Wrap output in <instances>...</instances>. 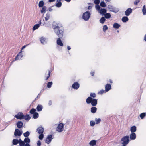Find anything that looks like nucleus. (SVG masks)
Here are the masks:
<instances>
[{
    "instance_id": "20",
    "label": "nucleus",
    "mask_w": 146,
    "mask_h": 146,
    "mask_svg": "<svg viewBox=\"0 0 146 146\" xmlns=\"http://www.w3.org/2000/svg\"><path fill=\"white\" fill-rule=\"evenodd\" d=\"M130 131L133 133L136 132V127L135 126H132L130 128Z\"/></svg>"
},
{
    "instance_id": "36",
    "label": "nucleus",
    "mask_w": 146,
    "mask_h": 146,
    "mask_svg": "<svg viewBox=\"0 0 146 146\" xmlns=\"http://www.w3.org/2000/svg\"><path fill=\"white\" fill-rule=\"evenodd\" d=\"M100 5L103 7H105L106 6L105 3L104 1H102L100 3Z\"/></svg>"
},
{
    "instance_id": "1",
    "label": "nucleus",
    "mask_w": 146,
    "mask_h": 146,
    "mask_svg": "<svg viewBox=\"0 0 146 146\" xmlns=\"http://www.w3.org/2000/svg\"><path fill=\"white\" fill-rule=\"evenodd\" d=\"M54 30L58 37H62L63 35V27L61 25H57L54 26Z\"/></svg>"
},
{
    "instance_id": "15",
    "label": "nucleus",
    "mask_w": 146,
    "mask_h": 146,
    "mask_svg": "<svg viewBox=\"0 0 146 146\" xmlns=\"http://www.w3.org/2000/svg\"><path fill=\"white\" fill-rule=\"evenodd\" d=\"M130 138L131 140L135 139L136 138V134L134 133H131L130 136Z\"/></svg>"
},
{
    "instance_id": "2",
    "label": "nucleus",
    "mask_w": 146,
    "mask_h": 146,
    "mask_svg": "<svg viewBox=\"0 0 146 146\" xmlns=\"http://www.w3.org/2000/svg\"><path fill=\"white\" fill-rule=\"evenodd\" d=\"M86 101L87 103H91V104L92 106H95L97 104V100L93 99L90 97H88L86 99Z\"/></svg>"
},
{
    "instance_id": "29",
    "label": "nucleus",
    "mask_w": 146,
    "mask_h": 146,
    "mask_svg": "<svg viewBox=\"0 0 146 146\" xmlns=\"http://www.w3.org/2000/svg\"><path fill=\"white\" fill-rule=\"evenodd\" d=\"M44 4V2L43 1H40L38 4V6L39 7H42Z\"/></svg>"
},
{
    "instance_id": "49",
    "label": "nucleus",
    "mask_w": 146,
    "mask_h": 146,
    "mask_svg": "<svg viewBox=\"0 0 146 146\" xmlns=\"http://www.w3.org/2000/svg\"><path fill=\"white\" fill-rule=\"evenodd\" d=\"M104 90H102L99 91L98 92V94H102L104 93Z\"/></svg>"
},
{
    "instance_id": "11",
    "label": "nucleus",
    "mask_w": 146,
    "mask_h": 146,
    "mask_svg": "<svg viewBox=\"0 0 146 146\" xmlns=\"http://www.w3.org/2000/svg\"><path fill=\"white\" fill-rule=\"evenodd\" d=\"M56 42L58 45L61 46H63V44L62 43L60 38H59L57 39Z\"/></svg>"
},
{
    "instance_id": "52",
    "label": "nucleus",
    "mask_w": 146,
    "mask_h": 146,
    "mask_svg": "<svg viewBox=\"0 0 146 146\" xmlns=\"http://www.w3.org/2000/svg\"><path fill=\"white\" fill-rule=\"evenodd\" d=\"M90 95L93 97H95L96 96V94L94 93H91Z\"/></svg>"
},
{
    "instance_id": "21",
    "label": "nucleus",
    "mask_w": 146,
    "mask_h": 146,
    "mask_svg": "<svg viewBox=\"0 0 146 146\" xmlns=\"http://www.w3.org/2000/svg\"><path fill=\"white\" fill-rule=\"evenodd\" d=\"M42 108L43 107L42 106L40 105H38L37 107V110L39 111H41Z\"/></svg>"
},
{
    "instance_id": "26",
    "label": "nucleus",
    "mask_w": 146,
    "mask_h": 146,
    "mask_svg": "<svg viewBox=\"0 0 146 146\" xmlns=\"http://www.w3.org/2000/svg\"><path fill=\"white\" fill-rule=\"evenodd\" d=\"M47 8L46 6H44L42 8V10H41V13H44L46 12Z\"/></svg>"
},
{
    "instance_id": "19",
    "label": "nucleus",
    "mask_w": 146,
    "mask_h": 146,
    "mask_svg": "<svg viewBox=\"0 0 146 146\" xmlns=\"http://www.w3.org/2000/svg\"><path fill=\"white\" fill-rule=\"evenodd\" d=\"M111 89V86L110 84H107L105 86V89L106 92L109 91Z\"/></svg>"
},
{
    "instance_id": "61",
    "label": "nucleus",
    "mask_w": 146,
    "mask_h": 146,
    "mask_svg": "<svg viewBox=\"0 0 146 146\" xmlns=\"http://www.w3.org/2000/svg\"><path fill=\"white\" fill-rule=\"evenodd\" d=\"M55 0H49V1L50 2H52L55 1Z\"/></svg>"
},
{
    "instance_id": "24",
    "label": "nucleus",
    "mask_w": 146,
    "mask_h": 146,
    "mask_svg": "<svg viewBox=\"0 0 146 146\" xmlns=\"http://www.w3.org/2000/svg\"><path fill=\"white\" fill-rule=\"evenodd\" d=\"M43 25L46 27H49L50 25V22L49 21L44 22Z\"/></svg>"
},
{
    "instance_id": "4",
    "label": "nucleus",
    "mask_w": 146,
    "mask_h": 146,
    "mask_svg": "<svg viewBox=\"0 0 146 146\" xmlns=\"http://www.w3.org/2000/svg\"><path fill=\"white\" fill-rule=\"evenodd\" d=\"M90 15L91 14L89 12L87 11L83 13L82 18L85 21H88L90 16Z\"/></svg>"
},
{
    "instance_id": "17",
    "label": "nucleus",
    "mask_w": 146,
    "mask_h": 146,
    "mask_svg": "<svg viewBox=\"0 0 146 146\" xmlns=\"http://www.w3.org/2000/svg\"><path fill=\"white\" fill-rule=\"evenodd\" d=\"M23 57L22 54V51H21L17 55V57L15 58V60L19 59H21Z\"/></svg>"
},
{
    "instance_id": "23",
    "label": "nucleus",
    "mask_w": 146,
    "mask_h": 146,
    "mask_svg": "<svg viewBox=\"0 0 146 146\" xmlns=\"http://www.w3.org/2000/svg\"><path fill=\"white\" fill-rule=\"evenodd\" d=\"M50 15L49 13H47L45 15V20L47 21L49 20L50 18Z\"/></svg>"
},
{
    "instance_id": "7",
    "label": "nucleus",
    "mask_w": 146,
    "mask_h": 146,
    "mask_svg": "<svg viewBox=\"0 0 146 146\" xmlns=\"http://www.w3.org/2000/svg\"><path fill=\"white\" fill-rule=\"evenodd\" d=\"M121 140L123 141V144H127L128 143L129 137L128 136H126L123 138Z\"/></svg>"
},
{
    "instance_id": "55",
    "label": "nucleus",
    "mask_w": 146,
    "mask_h": 146,
    "mask_svg": "<svg viewBox=\"0 0 146 146\" xmlns=\"http://www.w3.org/2000/svg\"><path fill=\"white\" fill-rule=\"evenodd\" d=\"M27 46V45H24V46L22 47V48L21 49V50H23V49H24V48H25Z\"/></svg>"
},
{
    "instance_id": "22",
    "label": "nucleus",
    "mask_w": 146,
    "mask_h": 146,
    "mask_svg": "<svg viewBox=\"0 0 146 146\" xmlns=\"http://www.w3.org/2000/svg\"><path fill=\"white\" fill-rule=\"evenodd\" d=\"M40 27V25L36 24L33 27L32 29L33 31H35L37 29H38Z\"/></svg>"
},
{
    "instance_id": "58",
    "label": "nucleus",
    "mask_w": 146,
    "mask_h": 146,
    "mask_svg": "<svg viewBox=\"0 0 146 146\" xmlns=\"http://www.w3.org/2000/svg\"><path fill=\"white\" fill-rule=\"evenodd\" d=\"M24 146H30L29 144L27 143Z\"/></svg>"
},
{
    "instance_id": "38",
    "label": "nucleus",
    "mask_w": 146,
    "mask_h": 146,
    "mask_svg": "<svg viewBox=\"0 0 146 146\" xmlns=\"http://www.w3.org/2000/svg\"><path fill=\"white\" fill-rule=\"evenodd\" d=\"M96 124H98L101 121V119L100 118L96 119H95Z\"/></svg>"
},
{
    "instance_id": "43",
    "label": "nucleus",
    "mask_w": 146,
    "mask_h": 146,
    "mask_svg": "<svg viewBox=\"0 0 146 146\" xmlns=\"http://www.w3.org/2000/svg\"><path fill=\"white\" fill-rule=\"evenodd\" d=\"M108 27L106 25H104L103 26V30L104 32H105L108 29Z\"/></svg>"
},
{
    "instance_id": "25",
    "label": "nucleus",
    "mask_w": 146,
    "mask_h": 146,
    "mask_svg": "<svg viewBox=\"0 0 146 146\" xmlns=\"http://www.w3.org/2000/svg\"><path fill=\"white\" fill-rule=\"evenodd\" d=\"M17 127L19 128H20L22 127L23 125V123L22 122H19L17 123Z\"/></svg>"
},
{
    "instance_id": "57",
    "label": "nucleus",
    "mask_w": 146,
    "mask_h": 146,
    "mask_svg": "<svg viewBox=\"0 0 146 146\" xmlns=\"http://www.w3.org/2000/svg\"><path fill=\"white\" fill-rule=\"evenodd\" d=\"M42 23L41 22V20H40L39 22V24H39L40 26L41 25Z\"/></svg>"
},
{
    "instance_id": "41",
    "label": "nucleus",
    "mask_w": 146,
    "mask_h": 146,
    "mask_svg": "<svg viewBox=\"0 0 146 146\" xmlns=\"http://www.w3.org/2000/svg\"><path fill=\"white\" fill-rule=\"evenodd\" d=\"M24 142L26 143H29L30 142V140L28 137L24 139Z\"/></svg>"
},
{
    "instance_id": "16",
    "label": "nucleus",
    "mask_w": 146,
    "mask_h": 146,
    "mask_svg": "<svg viewBox=\"0 0 146 146\" xmlns=\"http://www.w3.org/2000/svg\"><path fill=\"white\" fill-rule=\"evenodd\" d=\"M61 0H57V3L56 6L58 7H60L62 5V3L61 2Z\"/></svg>"
},
{
    "instance_id": "62",
    "label": "nucleus",
    "mask_w": 146,
    "mask_h": 146,
    "mask_svg": "<svg viewBox=\"0 0 146 146\" xmlns=\"http://www.w3.org/2000/svg\"><path fill=\"white\" fill-rule=\"evenodd\" d=\"M67 48L68 50H70L71 49L70 46H67Z\"/></svg>"
},
{
    "instance_id": "34",
    "label": "nucleus",
    "mask_w": 146,
    "mask_h": 146,
    "mask_svg": "<svg viewBox=\"0 0 146 146\" xmlns=\"http://www.w3.org/2000/svg\"><path fill=\"white\" fill-rule=\"evenodd\" d=\"M38 117V113L35 112L33 114V118L35 119L37 118Z\"/></svg>"
},
{
    "instance_id": "59",
    "label": "nucleus",
    "mask_w": 146,
    "mask_h": 146,
    "mask_svg": "<svg viewBox=\"0 0 146 146\" xmlns=\"http://www.w3.org/2000/svg\"><path fill=\"white\" fill-rule=\"evenodd\" d=\"M144 40L146 41V34L144 36Z\"/></svg>"
},
{
    "instance_id": "44",
    "label": "nucleus",
    "mask_w": 146,
    "mask_h": 146,
    "mask_svg": "<svg viewBox=\"0 0 146 146\" xmlns=\"http://www.w3.org/2000/svg\"><path fill=\"white\" fill-rule=\"evenodd\" d=\"M39 138L40 139L42 140L44 137V135L43 133H41L39 136Z\"/></svg>"
},
{
    "instance_id": "35",
    "label": "nucleus",
    "mask_w": 146,
    "mask_h": 146,
    "mask_svg": "<svg viewBox=\"0 0 146 146\" xmlns=\"http://www.w3.org/2000/svg\"><path fill=\"white\" fill-rule=\"evenodd\" d=\"M13 145H16L19 143V141L18 140L14 139L13 140Z\"/></svg>"
},
{
    "instance_id": "53",
    "label": "nucleus",
    "mask_w": 146,
    "mask_h": 146,
    "mask_svg": "<svg viewBox=\"0 0 146 146\" xmlns=\"http://www.w3.org/2000/svg\"><path fill=\"white\" fill-rule=\"evenodd\" d=\"M139 0H135V1L134 2V4L135 5H137L138 3L139 2Z\"/></svg>"
},
{
    "instance_id": "14",
    "label": "nucleus",
    "mask_w": 146,
    "mask_h": 146,
    "mask_svg": "<svg viewBox=\"0 0 146 146\" xmlns=\"http://www.w3.org/2000/svg\"><path fill=\"white\" fill-rule=\"evenodd\" d=\"M79 87V84L76 82H75L72 85V87L74 89H77Z\"/></svg>"
},
{
    "instance_id": "45",
    "label": "nucleus",
    "mask_w": 146,
    "mask_h": 146,
    "mask_svg": "<svg viewBox=\"0 0 146 146\" xmlns=\"http://www.w3.org/2000/svg\"><path fill=\"white\" fill-rule=\"evenodd\" d=\"M36 111V110L35 109H32L30 110V112L31 114H34L35 112Z\"/></svg>"
},
{
    "instance_id": "10",
    "label": "nucleus",
    "mask_w": 146,
    "mask_h": 146,
    "mask_svg": "<svg viewBox=\"0 0 146 146\" xmlns=\"http://www.w3.org/2000/svg\"><path fill=\"white\" fill-rule=\"evenodd\" d=\"M22 131H20L19 129H16L15 131L14 135L15 136H20L22 133Z\"/></svg>"
},
{
    "instance_id": "8",
    "label": "nucleus",
    "mask_w": 146,
    "mask_h": 146,
    "mask_svg": "<svg viewBox=\"0 0 146 146\" xmlns=\"http://www.w3.org/2000/svg\"><path fill=\"white\" fill-rule=\"evenodd\" d=\"M24 115L22 113H19L17 115H16L15 116V117L17 119H22L23 118Z\"/></svg>"
},
{
    "instance_id": "47",
    "label": "nucleus",
    "mask_w": 146,
    "mask_h": 146,
    "mask_svg": "<svg viewBox=\"0 0 146 146\" xmlns=\"http://www.w3.org/2000/svg\"><path fill=\"white\" fill-rule=\"evenodd\" d=\"M30 117L29 115H26L25 117V118H24L25 120H29V119H30Z\"/></svg>"
},
{
    "instance_id": "3",
    "label": "nucleus",
    "mask_w": 146,
    "mask_h": 146,
    "mask_svg": "<svg viewBox=\"0 0 146 146\" xmlns=\"http://www.w3.org/2000/svg\"><path fill=\"white\" fill-rule=\"evenodd\" d=\"M95 8L100 14L104 15L106 12L105 9L101 8L99 5H96Z\"/></svg>"
},
{
    "instance_id": "40",
    "label": "nucleus",
    "mask_w": 146,
    "mask_h": 146,
    "mask_svg": "<svg viewBox=\"0 0 146 146\" xmlns=\"http://www.w3.org/2000/svg\"><path fill=\"white\" fill-rule=\"evenodd\" d=\"M108 7L110 10V11H113V7L111 5H109L108 6Z\"/></svg>"
},
{
    "instance_id": "6",
    "label": "nucleus",
    "mask_w": 146,
    "mask_h": 146,
    "mask_svg": "<svg viewBox=\"0 0 146 146\" xmlns=\"http://www.w3.org/2000/svg\"><path fill=\"white\" fill-rule=\"evenodd\" d=\"M53 139L52 135H48L45 139V143L48 144H50Z\"/></svg>"
},
{
    "instance_id": "63",
    "label": "nucleus",
    "mask_w": 146,
    "mask_h": 146,
    "mask_svg": "<svg viewBox=\"0 0 146 146\" xmlns=\"http://www.w3.org/2000/svg\"><path fill=\"white\" fill-rule=\"evenodd\" d=\"M18 140L19 141V143H20V142H21V141H23L21 139H19Z\"/></svg>"
},
{
    "instance_id": "18",
    "label": "nucleus",
    "mask_w": 146,
    "mask_h": 146,
    "mask_svg": "<svg viewBox=\"0 0 146 146\" xmlns=\"http://www.w3.org/2000/svg\"><path fill=\"white\" fill-rule=\"evenodd\" d=\"M96 143V141L95 140H92L91 141L89 142V145H90L93 146L95 145Z\"/></svg>"
},
{
    "instance_id": "12",
    "label": "nucleus",
    "mask_w": 146,
    "mask_h": 146,
    "mask_svg": "<svg viewBox=\"0 0 146 146\" xmlns=\"http://www.w3.org/2000/svg\"><path fill=\"white\" fill-rule=\"evenodd\" d=\"M44 131V128L42 127H39L37 129V132L39 134L42 133Z\"/></svg>"
},
{
    "instance_id": "51",
    "label": "nucleus",
    "mask_w": 146,
    "mask_h": 146,
    "mask_svg": "<svg viewBox=\"0 0 146 146\" xmlns=\"http://www.w3.org/2000/svg\"><path fill=\"white\" fill-rule=\"evenodd\" d=\"M94 2L96 4H98L100 2V0H95Z\"/></svg>"
},
{
    "instance_id": "50",
    "label": "nucleus",
    "mask_w": 146,
    "mask_h": 146,
    "mask_svg": "<svg viewBox=\"0 0 146 146\" xmlns=\"http://www.w3.org/2000/svg\"><path fill=\"white\" fill-rule=\"evenodd\" d=\"M41 145V142L40 140L38 141L37 143V145L38 146H40Z\"/></svg>"
},
{
    "instance_id": "37",
    "label": "nucleus",
    "mask_w": 146,
    "mask_h": 146,
    "mask_svg": "<svg viewBox=\"0 0 146 146\" xmlns=\"http://www.w3.org/2000/svg\"><path fill=\"white\" fill-rule=\"evenodd\" d=\"M146 115V114L145 113H142L140 115V117L141 119H143Z\"/></svg>"
},
{
    "instance_id": "60",
    "label": "nucleus",
    "mask_w": 146,
    "mask_h": 146,
    "mask_svg": "<svg viewBox=\"0 0 146 146\" xmlns=\"http://www.w3.org/2000/svg\"><path fill=\"white\" fill-rule=\"evenodd\" d=\"M50 72L49 71L48 72V77H47L46 80H47L48 78L49 77V76H50Z\"/></svg>"
},
{
    "instance_id": "5",
    "label": "nucleus",
    "mask_w": 146,
    "mask_h": 146,
    "mask_svg": "<svg viewBox=\"0 0 146 146\" xmlns=\"http://www.w3.org/2000/svg\"><path fill=\"white\" fill-rule=\"evenodd\" d=\"M64 125L63 123H59L56 128V131L59 132H62L64 130Z\"/></svg>"
},
{
    "instance_id": "32",
    "label": "nucleus",
    "mask_w": 146,
    "mask_h": 146,
    "mask_svg": "<svg viewBox=\"0 0 146 146\" xmlns=\"http://www.w3.org/2000/svg\"><path fill=\"white\" fill-rule=\"evenodd\" d=\"M106 19L104 17H102L100 20V21L101 23L103 24L105 21Z\"/></svg>"
},
{
    "instance_id": "48",
    "label": "nucleus",
    "mask_w": 146,
    "mask_h": 146,
    "mask_svg": "<svg viewBox=\"0 0 146 146\" xmlns=\"http://www.w3.org/2000/svg\"><path fill=\"white\" fill-rule=\"evenodd\" d=\"M19 145L20 146H23L25 144V143L24 141H21V142H20Z\"/></svg>"
},
{
    "instance_id": "27",
    "label": "nucleus",
    "mask_w": 146,
    "mask_h": 146,
    "mask_svg": "<svg viewBox=\"0 0 146 146\" xmlns=\"http://www.w3.org/2000/svg\"><path fill=\"white\" fill-rule=\"evenodd\" d=\"M142 12L144 15H146V9L145 6L144 5L142 9Z\"/></svg>"
},
{
    "instance_id": "9",
    "label": "nucleus",
    "mask_w": 146,
    "mask_h": 146,
    "mask_svg": "<svg viewBox=\"0 0 146 146\" xmlns=\"http://www.w3.org/2000/svg\"><path fill=\"white\" fill-rule=\"evenodd\" d=\"M40 39L41 43L43 44H45L47 42V39L45 37H42Z\"/></svg>"
},
{
    "instance_id": "13",
    "label": "nucleus",
    "mask_w": 146,
    "mask_h": 146,
    "mask_svg": "<svg viewBox=\"0 0 146 146\" xmlns=\"http://www.w3.org/2000/svg\"><path fill=\"white\" fill-rule=\"evenodd\" d=\"M132 12V9L130 8H128L125 11V15L126 16H129Z\"/></svg>"
},
{
    "instance_id": "64",
    "label": "nucleus",
    "mask_w": 146,
    "mask_h": 146,
    "mask_svg": "<svg viewBox=\"0 0 146 146\" xmlns=\"http://www.w3.org/2000/svg\"><path fill=\"white\" fill-rule=\"evenodd\" d=\"M91 75L92 76H93L94 75V72H91Z\"/></svg>"
},
{
    "instance_id": "33",
    "label": "nucleus",
    "mask_w": 146,
    "mask_h": 146,
    "mask_svg": "<svg viewBox=\"0 0 146 146\" xmlns=\"http://www.w3.org/2000/svg\"><path fill=\"white\" fill-rule=\"evenodd\" d=\"M105 17V18L107 19H109L111 15L109 13H106V14H104Z\"/></svg>"
},
{
    "instance_id": "42",
    "label": "nucleus",
    "mask_w": 146,
    "mask_h": 146,
    "mask_svg": "<svg viewBox=\"0 0 146 146\" xmlns=\"http://www.w3.org/2000/svg\"><path fill=\"white\" fill-rule=\"evenodd\" d=\"M29 135V133L28 131H27L26 132L24 133L23 135L25 137H28Z\"/></svg>"
},
{
    "instance_id": "39",
    "label": "nucleus",
    "mask_w": 146,
    "mask_h": 146,
    "mask_svg": "<svg viewBox=\"0 0 146 146\" xmlns=\"http://www.w3.org/2000/svg\"><path fill=\"white\" fill-rule=\"evenodd\" d=\"M96 124L95 122L94 121H91L90 122V125L91 126H94Z\"/></svg>"
},
{
    "instance_id": "56",
    "label": "nucleus",
    "mask_w": 146,
    "mask_h": 146,
    "mask_svg": "<svg viewBox=\"0 0 146 146\" xmlns=\"http://www.w3.org/2000/svg\"><path fill=\"white\" fill-rule=\"evenodd\" d=\"M48 10L49 11L51 12L52 10V9L51 8H50L48 9Z\"/></svg>"
},
{
    "instance_id": "54",
    "label": "nucleus",
    "mask_w": 146,
    "mask_h": 146,
    "mask_svg": "<svg viewBox=\"0 0 146 146\" xmlns=\"http://www.w3.org/2000/svg\"><path fill=\"white\" fill-rule=\"evenodd\" d=\"M92 7L91 6H89L88 7V10L91 9H92Z\"/></svg>"
},
{
    "instance_id": "46",
    "label": "nucleus",
    "mask_w": 146,
    "mask_h": 146,
    "mask_svg": "<svg viewBox=\"0 0 146 146\" xmlns=\"http://www.w3.org/2000/svg\"><path fill=\"white\" fill-rule=\"evenodd\" d=\"M52 82H49L47 84V87L48 88L51 87V85H52Z\"/></svg>"
},
{
    "instance_id": "31",
    "label": "nucleus",
    "mask_w": 146,
    "mask_h": 146,
    "mask_svg": "<svg viewBox=\"0 0 146 146\" xmlns=\"http://www.w3.org/2000/svg\"><path fill=\"white\" fill-rule=\"evenodd\" d=\"M120 25L117 23H115L113 25V27L115 28H118L120 27Z\"/></svg>"
},
{
    "instance_id": "30",
    "label": "nucleus",
    "mask_w": 146,
    "mask_h": 146,
    "mask_svg": "<svg viewBox=\"0 0 146 146\" xmlns=\"http://www.w3.org/2000/svg\"><path fill=\"white\" fill-rule=\"evenodd\" d=\"M97 109L95 107H92L91 109V112L92 113H94L96 112Z\"/></svg>"
},
{
    "instance_id": "28",
    "label": "nucleus",
    "mask_w": 146,
    "mask_h": 146,
    "mask_svg": "<svg viewBox=\"0 0 146 146\" xmlns=\"http://www.w3.org/2000/svg\"><path fill=\"white\" fill-rule=\"evenodd\" d=\"M122 21L123 22H126L128 20V18L127 17H124L122 18Z\"/></svg>"
}]
</instances>
